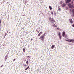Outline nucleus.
<instances>
[{
    "label": "nucleus",
    "mask_w": 74,
    "mask_h": 74,
    "mask_svg": "<svg viewBox=\"0 0 74 74\" xmlns=\"http://www.w3.org/2000/svg\"><path fill=\"white\" fill-rule=\"evenodd\" d=\"M66 41L69 42H74V39H70L68 38L65 39Z\"/></svg>",
    "instance_id": "obj_1"
},
{
    "label": "nucleus",
    "mask_w": 74,
    "mask_h": 74,
    "mask_svg": "<svg viewBox=\"0 0 74 74\" xmlns=\"http://www.w3.org/2000/svg\"><path fill=\"white\" fill-rule=\"evenodd\" d=\"M40 39L42 40H44V35H42L40 37Z\"/></svg>",
    "instance_id": "obj_2"
},
{
    "label": "nucleus",
    "mask_w": 74,
    "mask_h": 74,
    "mask_svg": "<svg viewBox=\"0 0 74 74\" xmlns=\"http://www.w3.org/2000/svg\"><path fill=\"white\" fill-rule=\"evenodd\" d=\"M68 6H69V7L71 8H73V5H71L69 3L68 4Z\"/></svg>",
    "instance_id": "obj_3"
},
{
    "label": "nucleus",
    "mask_w": 74,
    "mask_h": 74,
    "mask_svg": "<svg viewBox=\"0 0 74 74\" xmlns=\"http://www.w3.org/2000/svg\"><path fill=\"white\" fill-rule=\"evenodd\" d=\"M69 21L70 22V23L72 24L73 23V20H72V19H70L69 20Z\"/></svg>",
    "instance_id": "obj_4"
},
{
    "label": "nucleus",
    "mask_w": 74,
    "mask_h": 74,
    "mask_svg": "<svg viewBox=\"0 0 74 74\" xmlns=\"http://www.w3.org/2000/svg\"><path fill=\"white\" fill-rule=\"evenodd\" d=\"M52 26H54V27H57V25H56V24L54 23L52 24Z\"/></svg>",
    "instance_id": "obj_5"
},
{
    "label": "nucleus",
    "mask_w": 74,
    "mask_h": 74,
    "mask_svg": "<svg viewBox=\"0 0 74 74\" xmlns=\"http://www.w3.org/2000/svg\"><path fill=\"white\" fill-rule=\"evenodd\" d=\"M65 34H66V32H64L62 34L63 37H64V36H66Z\"/></svg>",
    "instance_id": "obj_6"
},
{
    "label": "nucleus",
    "mask_w": 74,
    "mask_h": 74,
    "mask_svg": "<svg viewBox=\"0 0 74 74\" xmlns=\"http://www.w3.org/2000/svg\"><path fill=\"white\" fill-rule=\"evenodd\" d=\"M43 33V32H40L39 34H38V37L39 36H40V35H41V34H42V33Z\"/></svg>",
    "instance_id": "obj_7"
},
{
    "label": "nucleus",
    "mask_w": 74,
    "mask_h": 74,
    "mask_svg": "<svg viewBox=\"0 0 74 74\" xmlns=\"http://www.w3.org/2000/svg\"><path fill=\"white\" fill-rule=\"evenodd\" d=\"M58 11H61V9H60V6H59L58 7Z\"/></svg>",
    "instance_id": "obj_8"
},
{
    "label": "nucleus",
    "mask_w": 74,
    "mask_h": 74,
    "mask_svg": "<svg viewBox=\"0 0 74 74\" xmlns=\"http://www.w3.org/2000/svg\"><path fill=\"white\" fill-rule=\"evenodd\" d=\"M71 1V0H67L66 1V3H70Z\"/></svg>",
    "instance_id": "obj_9"
},
{
    "label": "nucleus",
    "mask_w": 74,
    "mask_h": 74,
    "mask_svg": "<svg viewBox=\"0 0 74 74\" xmlns=\"http://www.w3.org/2000/svg\"><path fill=\"white\" fill-rule=\"evenodd\" d=\"M51 22L52 23H54V22H55V20L53 19L51 21Z\"/></svg>",
    "instance_id": "obj_10"
},
{
    "label": "nucleus",
    "mask_w": 74,
    "mask_h": 74,
    "mask_svg": "<svg viewBox=\"0 0 74 74\" xmlns=\"http://www.w3.org/2000/svg\"><path fill=\"white\" fill-rule=\"evenodd\" d=\"M66 5L64 3H63L62 5V7H65V6H66Z\"/></svg>",
    "instance_id": "obj_11"
},
{
    "label": "nucleus",
    "mask_w": 74,
    "mask_h": 74,
    "mask_svg": "<svg viewBox=\"0 0 74 74\" xmlns=\"http://www.w3.org/2000/svg\"><path fill=\"white\" fill-rule=\"evenodd\" d=\"M26 63H27V66H28V64H29V61H26Z\"/></svg>",
    "instance_id": "obj_12"
},
{
    "label": "nucleus",
    "mask_w": 74,
    "mask_h": 74,
    "mask_svg": "<svg viewBox=\"0 0 74 74\" xmlns=\"http://www.w3.org/2000/svg\"><path fill=\"white\" fill-rule=\"evenodd\" d=\"M54 47H55V45H53L51 46V48L52 49H53V48H54Z\"/></svg>",
    "instance_id": "obj_13"
},
{
    "label": "nucleus",
    "mask_w": 74,
    "mask_h": 74,
    "mask_svg": "<svg viewBox=\"0 0 74 74\" xmlns=\"http://www.w3.org/2000/svg\"><path fill=\"white\" fill-rule=\"evenodd\" d=\"M29 68V66H28L27 68H26L25 69V70H27Z\"/></svg>",
    "instance_id": "obj_14"
},
{
    "label": "nucleus",
    "mask_w": 74,
    "mask_h": 74,
    "mask_svg": "<svg viewBox=\"0 0 74 74\" xmlns=\"http://www.w3.org/2000/svg\"><path fill=\"white\" fill-rule=\"evenodd\" d=\"M49 8H50V10H52V7H51V6H49Z\"/></svg>",
    "instance_id": "obj_15"
},
{
    "label": "nucleus",
    "mask_w": 74,
    "mask_h": 74,
    "mask_svg": "<svg viewBox=\"0 0 74 74\" xmlns=\"http://www.w3.org/2000/svg\"><path fill=\"white\" fill-rule=\"evenodd\" d=\"M36 31L37 33H40V31H38V30L37 29H36Z\"/></svg>",
    "instance_id": "obj_16"
},
{
    "label": "nucleus",
    "mask_w": 74,
    "mask_h": 74,
    "mask_svg": "<svg viewBox=\"0 0 74 74\" xmlns=\"http://www.w3.org/2000/svg\"><path fill=\"white\" fill-rule=\"evenodd\" d=\"M63 3V2L61 1L60 3H59V4H62Z\"/></svg>",
    "instance_id": "obj_17"
},
{
    "label": "nucleus",
    "mask_w": 74,
    "mask_h": 74,
    "mask_svg": "<svg viewBox=\"0 0 74 74\" xmlns=\"http://www.w3.org/2000/svg\"><path fill=\"white\" fill-rule=\"evenodd\" d=\"M25 48H23V52L24 53H25Z\"/></svg>",
    "instance_id": "obj_18"
},
{
    "label": "nucleus",
    "mask_w": 74,
    "mask_h": 74,
    "mask_svg": "<svg viewBox=\"0 0 74 74\" xmlns=\"http://www.w3.org/2000/svg\"><path fill=\"white\" fill-rule=\"evenodd\" d=\"M53 19V18H52L51 17L49 18V20H50V21H51Z\"/></svg>",
    "instance_id": "obj_19"
},
{
    "label": "nucleus",
    "mask_w": 74,
    "mask_h": 74,
    "mask_svg": "<svg viewBox=\"0 0 74 74\" xmlns=\"http://www.w3.org/2000/svg\"><path fill=\"white\" fill-rule=\"evenodd\" d=\"M73 13L74 14V9H73L72 10Z\"/></svg>",
    "instance_id": "obj_20"
},
{
    "label": "nucleus",
    "mask_w": 74,
    "mask_h": 74,
    "mask_svg": "<svg viewBox=\"0 0 74 74\" xmlns=\"http://www.w3.org/2000/svg\"><path fill=\"white\" fill-rule=\"evenodd\" d=\"M58 36H59V38H60V39H61L62 38L61 37V36H60V35Z\"/></svg>",
    "instance_id": "obj_21"
},
{
    "label": "nucleus",
    "mask_w": 74,
    "mask_h": 74,
    "mask_svg": "<svg viewBox=\"0 0 74 74\" xmlns=\"http://www.w3.org/2000/svg\"><path fill=\"white\" fill-rule=\"evenodd\" d=\"M51 14H52V15H53V12H51Z\"/></svg>",
    "instance_id": "obj_22"
},
{
    "label": "nucleus",
    "mask_w": 74,
    "mask_h": 74,
    "mask_svg": "<svg viewBox=\"0 0 74 74\" xmlns=\"http://www.w3.org/2000/svg\"><path fill=\"white\" fill-rule=\"evenodd\" d=\"M60 36V32H59L58 34V36Z\"/></svg>",
    "instance_id": "obj_23"
},
{
    "label": "nucleus",
    "mask_w": 74,
    "mask_h": 74,
    "mask_svg": "<svg viewBox=\"0 0 74 74\" xmlns=\"http://www.w3.org/2000/svg\"><path fill=\"white\" fill-rule=\"evenodd\" d=\"M30 56H28V59H30Z\"/></svg>",
    "instance_id": "obj_24"
},
{
    "label": "nucleus",
    "mask_w": 74,
    "mask_h": 74,
    "mask_svg": "<svg viewBox=\"0 0 74 74\" xmlns=\"http://www.w3.org/2000/svg\"><path fill=\"white\" fill-rule=\"evenodd\" d=\"M64 37H67V36L66 35H65V36H64Z\"/></svg>",
    "instance_id": "obj_25"
},
{
    "label": "nucleus",
    "mask_w": 74,
    "mask_h": 74,
    "mask_svg": "<svg viewBox=\"0 0 74 74\" xmlns=\"http://www.w3.org/2000/svg\"><path fill=\"white\" fill-rule=\"evenodd\" d=\"M57 29L58 30H59V27H58V28H57Z\"/></svg>",
    "instance_id": "obj_26"
},
{
    "label": "nucleus",
    "mask_w": 74,
    "mask_h": 74,
    "mask_svg": "<svg viewBox=\"0 0 74 74\" xmlns=\"http://www.w3.org/2000/svg\"><path fill=\"white\" fill-rule=\"evenodd\" d=\"M7 35V33H5V35L6 36Z\"/></svg>",
    "instance_id": "obj_27"
},
{
    "label": "nucleus",
    "mask_w": 74,
    "mask_h": 74,
    "mask_svg": "<svg viewBox=\"0 0 74 74\" xmlns=\"http://www.w3.org/2000/svg\"><path fill=\"white\" fill-rule=\"evenodd\" d=\"M24 66H25V67H26V64H25V65H24Z\"/></svg>",
    "instance_id": "obj_28"
},
{
    "label": "nucleus",
    "mask_w": 74,
    "mask_h": 74,
    "mask_svg": "<svg viewBox=\"0 0 74 74\" xmlns=\"http://www.w3.org/2000/svg\"><path fill=\"white\" fill-rule=\"evenodd\" d=\"M72 26H73V27H74V24H73V25H72Z\"/></svg>",
    "instance_id": "obj_29"
},
{
    "label": "nucleus",
    "mask_w": 74,
    "mask_h": 74,
    "mask_svg": "<svg viewBox=\"0 0 74 74\" xmlns=\"http://www.w3.org/2000/svg\"><path fill=\"white\" fill-rule=\"evenodd\" d=\"M4 66L3 65H2V66H1V67H2V66Z\"/></svg>",
    "instance_id": "obj_30"
},
{
    "label": "nucleus",
    "mask_w": 74,
    "mask_h": 74,
    "mask_svg": "<svg viewBox=\"0 0 74 74\" xmlns=\"http://www.w3.org/2000/svg\"><path fill=\"white\" fill-rule=\"evenodd\" d=\"M15 59H14L13 60V61H15Z\"/></svg>",
    "instance_id": "obj_31"
},
{
    "label": "nucleus",
    "mask_w": 74,
    "mask_h": 74,
    "mask_svg": "<svg viewBox=\"0 0 74 74\" xmlns=\"http://www.w3.org/2000/svg\"><path fill=\"white\" fill-rule=\"evenodd\" d=\"M31 41H32L33 40V39H31Z\"/></svg>",
    "instance_id": "obj_32"
},
{
    "label": "nucleus",
    "mask_w": 74,
    "mask_h": 74,
    "mask_svg": "<svg viewBox=\"0 0 74 74\" xmlns=\"http://www.w3.org/2000/svg\"><path fill=\"white\" fill-rule=\"evenodd\" d=\"M6 36V35H5V36H4V38H5V37Z\"/></svg>",
    "instance_id": "obj_33"
},
{
    "label": "nucleus",
    "mask_w": 74,
    "mask_h": 74,
    "mask_svg": "<svg viewBox=\"0 0 74 74\" xmlns=\"http://www.w3.org/2000/svg\"><path fill=\"white\" fill-rule=\"evenodd\" d=\"M6 36V35H5V36H4V38H5V37Z\"/></svg>",
    "instance_id": "obj_34"
},
{
    "label": "nucleus",
    "mask_w": 74,
    "mask_h": 74,
    "mask_svg": "<svg viewBox=\"0 0 74 74\" xmlns=\"http://www.w3.org/2000/svg\"><path fill=\"white\" fill-rule=\"evenodd\" d=\"M1 23V20H0V24Z\"/></svg>",
    "instance_id": "obj_35"
},
{
    "label": "nucleus",
    "mask_w": 74,
    "mask_h": 74,
    "mask_svg": "<svg viewBox=\"0 0 74 74\" xmlns=\"http://www.w3.org/2000/svg\"><path fill=\"white\" fill-rule=\"evenodd\" d=\"M72 42L73 43H74V41H73V42Z\"/></svg>",
    "instance_id": "obj_36"
},
{
    "label": "nucleus",
    "mask_w": 74,
    "mask_h": 74,
    "mask_svg": "<svg viewBox=\"0 0 74 74\" xmlns=\"http://www.w3.org/2000/svg\"><path fill=\"white\" fill-rule=\"evenodd\" d=\"M7 33H8V32L7 31Z\"/></svg>",
    "instance_id": "obj_37"
}]
</instances>
